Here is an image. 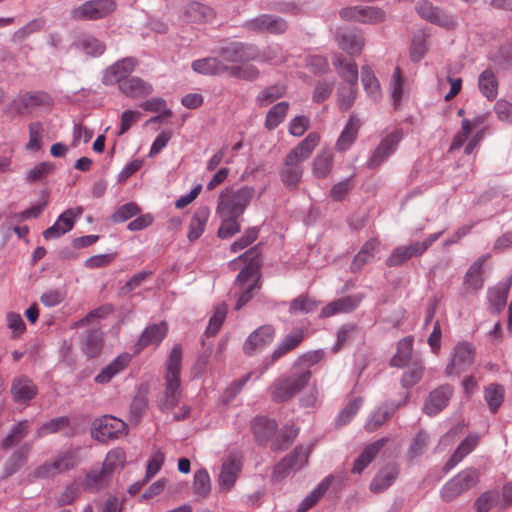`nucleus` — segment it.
Instances as JSON below:
<instances>
[{"mask_svg":"<svg viewBox=\"0 0 512 512\" xmlns=\"http://www.w3.org/2000/svg\"><path fill=\"white\" fill-rule=\"evenodd\" d=\"M479 442V436L477 434H471L465 437L458 445L456 451L446 464V469L450 470L455 467L463 458L470 454Z\"/></svg>","mask_w":512,"mask_h":512,"instance_id":"nucleus-38","label":"nucleus"},{"mask_svg":"<svg viewBox=\"0 0 512 512\" xmlns=\"http://www.w3.org/2000/svg\"><path fill=\"white\" fill-rule=\"evenodd\" d=\"M333 153L330 149H322L312 163V172L316 178H326L332 169Z\"/></svg>","mask_w":512,"mask_h":512,"instance_id":"nucleus-39","label":"nucleus"},{"mask_svg":"<svg viewBox=\"0 0 512 512\" xmlns=\"http://www.w3.org/2000/svg\"><path fill=\"white\" fill-rule=\"evenodd\" d=\"M333 66L338 75L347 84L339 92L340 105L343 109H348L355 100L358 82V67L353 61L343 59L336 55L333 58Z\"/></svg>","mask_w":512,"mask_h":512,"instance_id":"nucleus-6","label":"nucleus"},{"mask_svg":"<svg viewBox=\"0 0 512 512\" xmlns=\"http://www.w3.org/2000/svg\"><path fill=\"white\" fill-rule=\"evenodd\" d=\"M193 488L194 491L201 496H206L210 492L211 479L205 469H200L195 472Z\"/></svg>","mask_w":512,"mask_h":512,"instance_id":"nucleus-60","label":"nucleus"},{"mask_svg":"<svg viewBox=\"0 0 512 512\" xmlns=\"http://www.w3.org/2000/svg\"><path fill=\"white\" fill-rule=\"evenodd\" d=\"M474 506L477 512H488L492 509H495L496 512L504 510L501 507L500 493L497 490L483 492L476 499Z\"/></svg>","mask_w":512,"mask_h":512,"instance_id":"nucleus-40","label":"nucleus"},{"mask_svg":"<svg viewBox=\"0 0 512 512\" xmlns=\"http://www.w3.org/2000/svg\"><path fill=\"white\" fill-rule=\"evenodd\" d=\"M192 69L199 74L209 75L222 73L226 71L227 67L218 59L207 57L195 60L192 63Z\"/></svg>","mask_w":512,"mask_h":512,"instance_id":"nucleus-43","label":"nucleus"},{"mask_svg":"<svg viewBox=\"0 0 512 512\" xmlns=\"http://www.w3.org/2000/svg\"><path fill=\"white\" fill-rule=\"evenodd\" d=\"M362 295L346 296L330 302L321 311V317H331L339 313H347L356 309L362 301Z\"/></svg>","mask_w":512,"mask_h":512,"instance_id":"nucleus-28","label":"nucleus"},{"mask_svg":"<svg viewBox=\"0 0 512 512\" xmlns=\"http://www.w3.org/2000/svg\"><path fill=\"white\" fill-rule=\"evenodd\" d=\"M402 138L403 133L398 129L384 137L370 156L367 162L368 166L370 168L379 166L384 160H386L391 154L395 152Z\"/></svg>","mask_w":512,"mask_h":512,"instance_id":"nucleus-15","label":"nucleus"},{"mask_svg":"<svg viewBox=\"0 0 512 512\" xmlns=\"http://www.w3.org/2000/svg\"><path fill=\"white\" fill-rule=\"evenodd\" d=\"M11 393L15 402L25 403L35 397L37 388L31 379L21 376L13 381Z\"/></svg>","mask_w":512,"mask_h":512,"instance_id":"nucleus-30","label":"nucleus"},{"mask_svg":"<svg viewBox=\"0 0 512 512\" xmlns=\"http://www.w3.org/2000/svg\"><path fill=\"white\" fill-rule=\"evenodd\" d=\"M288 106L287 102H280L274 105L267 113L266 127L269 129L277 127L285 118Z\"/></svg>","mask_w":512,"mask_h":512,"instance_id":"nucleus-58","label":"nucleus"},{"mask_svg":"<svg viewBox=\"0 0 512 512\" xmlns=\"http://www.w3.org/2000/svg\"><path fill=\"white\" fill-rule=\"evenodd\" d=\"M142 114L137 110H125L120 116V127L117 136L125 134L134 124H136Z\"/></svg>","mask_w":512,"mask_h":512,"instance_id":"nucleus-64","label":"nucleus"},{"mask_svg":"<svg viewBox=\"0 0 512 512\" xmlns=\"http://www.w3.org/2000/svg\"><path fill=\"white\" fill-rule=\"evenodd\" d=\"M210 211L207 207L197 209L189 223L187 237L190 241L197 240L204 232Z\"/></svg>","mask_w":512,"mask_h":512,"instance_id":"nucleus-37","label":"nucleus"},{"mask_svg":"<svg viewBox=\"0 0 512 512\" xmlns=\"http://www.w3.org/2000/svg\"><path fill=\"white\" fill-rule=\"evenodd\" d=\"M320 141L317 133H310L295 148H293L285 157V162L295 166H301V163L307 160Z\"/></svg>","mask_w":512,"mask_h":512,"instance_id":"nucleus-21","label":"nucleus"},{"mask_svg":"<svg viewBox=\"0 0 512 512\" xmlns=\"http://www.w3.org/2000/svg\"><path fill=\"white\" fill-rule=\"evenodd\" d=\"M130 362L131 355L129 353H122L118 355L95 376V382L99 384H106L110 382L116 375L124 371Z\"/></svg>","mask_w":512,"mask_h":512,"instance_id":"nucleus-25","label":"nucleus"},{"mask_svg":"<svg viewBox=\"0 0 512 512\" xmlns=\"http://www.w3.org/2000/svg\"><path fill=\"white\" fill-rule=\"evenodd\" d=\"M309 369L294 368L288 376L278 378L270 387V393L275 401H286L301 391L310 381Z\"/></svg>","mask_w":512,"mask_h":512,"instance_id":"nucleus-5","label":"nucleus"},{"mask_svg":"<svg viewBox=\"0 0 512 512\" xmlns=\"http://www.w3.org/2000/svg\"><path fill=\"white\" fill-rule=\"evenodd\" d=\"M284 93V86L274 85L263 90L257 97V102L260 106H266L282 97Z\"/></svg>","mask_w":512,"mask_h":512,"instance_id":"nucleus-63","label":"nucleus"},{"mask_svg":"<svg viewBox=\"0 0 512 512\" xmlns=\"http://www.w3.org/2000/svg\"><path fill=\"white\" fill-rule=\"evenodd\" d=\"M276 423L266 418H257L253 422V430L257 438L264 439L269 437L276 430Z\"/></svg>","mask_w":512,"mask_h":512,"instance_id":"nucleus-61","label":"nucleus"},{"mask_svg":"<svg viewBox=\"0 0 512 512\" xmlns=\"http://www.w3.org/2000/svg\"><path fill=\"white\" fill-rule=\"evenodd\" d=\"M386 443V439H379L372 444L366 446L359 457L355 460L352 472L360 474L377 456Z\"/></svg>","mask_w":512,"mask_h":512,"instance_id":"nucleus-32","label":"nucleus"},{"mask_svg":"<svg viewBox=\"0 0 512 512\" xmlns=\"http://www.w3.org/2000/svg\"><path fill=\"white\" fill-rule=\"evenodd\" d=\"M395 411V407L392 405H384L374 411L366 422L368 430L373 431L381 426L388 418L392 416Z\"/></svg>","mask_w":512,"mask_h":512,"instance_id":"nucleus-56","label":"nucleus"},{"mask_svg":"<svg viewBox=\"0 0 512 512\" xmlns=\"http://www.w3.org/2000/svg\"><path fill=\"white\" fill-rule=\"evenodd\" d=\"M303 331L300 329H296L291 331L275 348L273 352V360H277L283 355L287 354L289 351L293 350L297 347L300 342L303 340Z\"/></svg>","mask_w":512,"mask_h":512,"instance_id":"nucleus-42","label":"nucleus"},{"mask_svg":"<svg viewBox=\"0 0 512 512\" xmlns=\"http://www.w3.org/2000/svg\"><path fill=\"white\" fill-rule=\"evenodd\" d=\"M80 448H69L61 452L53 460L40 465L35 470L38 478H50L77 466L81 461Z\"/></svg>","mask_w":512,"mask_h":512,"instance_id":"nucleus-7","label":"nucleus"},{"mask_svg":"<svg viewBox=\"0 0 512 512\" xmlns=\"http://www.w3.org/2000/svg\"><path fill=\"white\" fill-rule=\"evenodd\" d=\"M109 478L102 469L92 470L86 474L82 486L85 490L97 492L107 485Z\"/></svg>","mask_w":512,"mask_h":512,"instance_id":"nucleus-48","label":"nucleus"},{"mask_svg":"<svg viewBox=\"0 0 512 512\" xmlns=\"http://www.w3.org/2000/svg\"><path fill=\"white\" fill-rule=\"evenodd\" d=\"M360 126V120L351 116L336 141L335 149L340 152L348 150L355 142Z\"/></svg>","mask_w":512,"mask_h":512,"instance_id":"nucleus-31","label":"nucleus"},{"mask_svg":"<svg viewBox=\"0 0 512 512\" xmlns=\"http://www.w3.org/2000/svg\"><path fill=\"white\" fill-rule=\"evenodd\" d=\"M330 486V480L324 479L299 505L297 512H306L312 508L326 493Z\"/></svg>","mask_w":512,"mask_h":512,"instance_id":"nucleus-52","label":"nucleus"},{"mask_svg":"<svg viewBox=\"0 0 512 512\" xmlns=\"http://www.w3.org/2000/svg\"><path fill=\"white\" fill-rule=\"evenodd\" d=\"M83 214L81 207L68 209L64 211L55 221V223L43 232L46 240L57 239L67 232L71 231L77 219Z\"/></svg>","mask_w":512,"mask_h":512,"instance_id":"nucleus-14","label":"nucleus"},{"mask_svg":"<svg viewBox=\"0 0 512 512\" xmlns=\"http://www.w3.org/2000/svg\"><path fill=\"white\" fill-rule=\"evenodd\" d=\"M504 388L498 384H490L485 388L484 398L491 412L495 413L504 401Z\"/></svg>","mask_w":512,"mask_h":512,"instance_id":"nucleus-50","label":"nucleus"},{"mask_svg":"<svg viewBox=\"0 0 512 512\" xmlns=\"http://www.w3.org/2000/svg\"><path fill=\"white\" fill-rule=\"evenodd\" d=\"M48 101V97L44 93L35 92V93H25L18 96L13 101L14 109L18 113H25L29 110H32L38 106L46 104Z\"/></svg>","mask_w":512,"mask_h":512,"instance_id":"nucleus-34","label":"nucleus"},{"mask_svg":"<svg viewBox=\"0 0 512 512\" xmlns=\"http://www.w3.org/2000/svg\"><path fill=\"white\" fill-rule=\"evenodd\" d=\"M118 89L123 95L132 99L145 97L153 91L150 83L137 76H129Z\"/></svg>","mask_w":512,"mask_h":512,"instance_id":"nucleus-27","label":"nucleus"},{"mask_svg":"<svg viewBox=\"0 0 512 512\" xmlns=\"http://www.w3.org/2000/svg\"><path fill=\"white\" fill-rule=\"evenodd\" d=\"M127 434V423L112 415H103L96 418L92 423L91 436L100 442L118 439Z\"/></svg>","mask_w":512,"mask_h":512,"instance_id":"nucleus-8","label":"nucleus"},{"mask_svg":"<svg viewBox=\"0 0 512 512\" xmlns=\"http://www.w3.org/2000/svg\"><path fill=\"white\" fill-rule=\"evenodd\" d=\"M361 76L362 85L368 97L374 101H378L381 98V87L372 69L369 66H363Z\"/></svg>","mask_w":512,"mask_h":512,"instance_id":"nucleus-44","label":"nucleus"},{"mask_svg":"<svg viewBox=\"0 0 512 512\" xmlns=\"http://www.w3.org/2000/svg\"><path fill=\"white\" fill-rule=\"evenodd\" d=\"M116 0H89L72 9L74 20H100L109 17L117 10Z\"/></svg>","mask_w":512,"mask_h":512,"instance_id":"nucleus-9","label":"nucleus"},{"mask_svg":"<svg viewBox=\"0 0 512 512\" xmlns=\"http://www.w3.org/2000/svg\"><path fill=\"white\" fill-rule=\"evenodd\" d=\"M453 390L449 385H443L432 391L425 403L424 410L428 415H436L444 409L452 396Z\"/></svg>","mask_w":512,"mask_h":512,"instance_id":"nucleus-26","label":"nucleus"},{"mask_svg":"<svg viewBox=\"0 0 512 512\" xmlns=\"http://www.w3.org/2000/svg\"><path fill=\"white\" fill-rule=\"evenodd\" d=\"M310 449L309 447H297L275 468V474L283 477L290 472H296L302 469L308 462Z\"/></svg>","mask_w":512,"mask_h":512,"instance_id":"nucleus-20","label":"nucleus"},{"mask_svg":"<svg viewBox=\"0 0 512 512\" xmlns=\"http://www.w3.org/2000/svg\"><path fill=\"white\" fill-rule=\"evenodd\" d=\"M475 355L474 347L469 343H459L454 348L451 362L445 369L446 375L460 374L473 363Z\"/></svg>","mask_w":512,"mask_h":512,"instance_id":"nucleus-19","label":"nucleus"},{"mask_svg":"<svg viewBox=\"0 0 512 512\" xmlns=\"http://www.w3.org/2000/svg\"><path fill=\"white\" fill-rule=\"evenodd\" d=\"M221 225L218 229V236L221 239L231 238L240 231V225L236 217H220Z\"/></svg>","mask_w":512,"mask_h":512,"instance_id":"nucleus-62","label":"nucleus"},{"mask_svg":"<svg viewBox=\"0 0 512 512\" xmlns=\"http://www.w3.org/2000/svg\"><path fill=\"white\" fill-rule=\"evenodd\" d=\"M390 92L393 105L397 107L405 94L404 80L400 68H396L390 80Z\"/></svg>","mask_w":512,"mask_h":512,"instance_id":"nucleus-57","label":"nucleus"},{"mask_svg":"<svg viewBox=\"0 0 512 512\" xmlns=\"http://www.w3.org/2000/svg\"><path fill=\"white\" fill-rule=\"evenodd\" d=\"M254 189L252 187H242L236 191L229 189L221 192L216 212L219 217H236L241 216L250 201L254 197Z\"/></svg>","mask_w":512,"mask_h":512,"instance_id":"nucleus-4","label":"nucleus"},{"mask_svg":"<svg viewBox=\"0 0 512 512\" xmlns=\"http://www.w3.org/2000/svg\"><path fill=\"white\" fill-rule=\"evenodd\" d=\"M412 345L413 339L411 337H405L399 341L397 352L391 360L393 366L402 367L409 362L412 353Z\"/></svg>","mask_w":512,"mask_h":512,"instance_id":"nucleus-54","label":"nucleus"},{"mask_svg":"<svg viewBox=\"0 0 512 512\" xmlns=\"http://www.w3.org/2000/svg\"><path fill=\"white\" fill-rule=\"evenodd\" d=\"M398 467L395 464H389L380 470L370 484V490L379 493L387 489L398 476Z\"/></svg>","mask_w":512,"mask_h":512,"instance_id":"nucleus-33","label":"nucleus"},{"mask_svg":"<svg viewBox=\"0 0 512 512\" xmlns=\"http://www.w3.org/2000/svg\"><path fill=\"white\" fill-rule=\"evenodd\" d=\"M486 260L485 256L480 257L469 267L465 278H464V287L467 291L476 292L480 290L483 286V278H482V269L484 262Z\"/></svg>","mask_w":512,"mask_h":512,"instance_id":"nucleus-36","label":"nucleus"},{"mask_svg":"<svg viewBox=\"0 0 512 512\" xmlns=\"http://www.w3.org/2000/svg\"><path fill=\"white\" fill-rule=\"evenodd\" d=\"M441 235V232L431 234L422 242H415L408 246L395 248L387 258L388 266H398L412 257L422 255Z\"/></svg>","mask_w":512,"mask_h":512,"instance_id":"nucleus-11","label":"nucleus"},{"mask_svg":"<svg viewBox=\"0 0 512 512\" xmlns=\"http://www.w3.org/2000/svg\"><path fill=\"white\" fill-rule=\"evenodd\" d=\"M240 258L249 260L250 263L241 270L235 281V288L238 293L236 309L238 310L246 305L253 297L255 291L259 289L260 277L258 253L255 249L249 250Z\"/></svg>","mask_w":512,"mask_h":512,"instance_id":"nucleus-1","label":"nucleus"},{"mask_svg":"<svg viewBox=\"0 0 512 512\" xmlns=\"http://www.w3.org/2000/svg\"><path fill=\"white\" fill-rule=\"evenodd\" d=\"M302 175V166H295L284 161V166L281 170V180L285 186L295 188L300 182Z\"/></svg>","mask_w":512,"mask_h":512,"instance_id":"nucleus-55","label":"nucleus"},{"mask_svg":"<svg viewBox=\"0 0 512 512\" xmlns=\"http://www.w3.org/2000/svg\"><path fill=\"white\" fill-rule=\"evenodd\" d=\"M55 170V165L49 161H43L37 163L35 166L30 168L25 175L27 182L34 183L47 178Z\"/></svg>","mask_w":512,"mask_h":512,"instance_id":"nucleus-53","label":"nucleus"},{"mask_svg":"<svg viewBox=\"0 0 512 512\" xmlns=\"http://www.w3.org/2000/svg\"><path fill=\"white\" fill-rule=\"evenodd\" d=\"M479 472L475 468H468L459 472L449 480L442 488V498L450 501L465 491L471 489L479 482Z\"/></svg>","mask_w":512,"mask_h":512,"instance_id":"nucleus-10","label":"nucleus"},{"mask_svg":"<svg viewBox=\"0 0 512 512\" xmlns=\"http://www.w3.org/2000/svg\"><path fill=\"white\" fill-rule=\"evenodd\" d=\"M416 10L421 18L446 29L456 26V19L428 1L418 3Z\"/></svg>","mask_w":512,"mask_h":512,"instance_id":"nucleus-16","label":"nucleus"},{"mask_svg":"<svg viewBox=\"0 0 512 512\" xmlns=\"http://www.w3.org/2000/svg\"><path fill=\"white\" fill-rule=\"evenodd\" d=\"M379 251L380 242L378 240L371 239L365 242L360 251L354 257L351 264V270L359 271L365 264L371 262Z\"/></svg>","mask_w":512,"mask_h":512,"instance_id":"nucleus-35","label":"nucleus"},{"mask_svg":"<svg viewBox=\"0 0 512 512\" xmlns=\"http://www.w3.org/2000/svg\"><path fill=\"white\" fill-rule=\"evenodd\" d=\"M479 89L482 94L489 100L497 96L498 82L491 70L483 71L478 80Z\"/></svg>","mask_w":512,"mask_h":512,"instance_id":"nucleus-47","label":"nucleus"},{"mask_svg":"<svg viewBox=\"0 0 512 512\" xmlns=\"http://www.w3.org/2000/svg\"><path fill=\"white\" fill-rule=\"evenodd\" d=\"M186 19L193 22L210 21L214 17L213 11L197 2L190 3L185 11Z\"/></svg>","mask_w":512,"mask_h":512,"instance_id":"nucleus-51","label":"nucleus"},{"mask_svg":"<svg viewBox=\"0 0 512 512\" xmlns=\"http://www.w3.org/2000/svg\"><path fill=\"white\" fill-rule=\"evenodd\" d=\"M338 47L351 56L359 55L364 48V38L355 32L339 29L335 33Z\"/></svg>","mask_w":512,"mask_h":512,"instance_id":"nucleus-23","label":"nucleus"},{"mask_svg":"<svg viewBox=\"0 0 512 512\" xmlns=\"http://www.w3.org/2000/svg\"><path fill=\"white\" fill-rule=\"evenodd\" d=\"M245 28L256 33L281 34L286 31L287 23L279 16L261 14L246 21Z\"/></svg>","mask_w":512,"mask_h":512,"instance_id":"nucleus-13","label":"nucleus"},{"mask_svg":"<svg viewBox=\"0 0 512 512\" xmlns=\"http://www.w3.org/2000/svg\"><path fill=\"white\" fill-rule=\"evenodd\" d=\"M125 463V452L120 448H115L107 453L101 469L110 477L116 471L121 470Z\"/></svg>","mask_w":512,"mask_h":512,"instance_id":"nucleus-41","label":"nucleus"},{"mask_svg":"<svg viewBox=\"0 0 512 512\" xmlns=\"http://www.w3.org/2000/svg\"><path fill=\"white\" fill-rule=\"evenodd\" d=\"M256 55L257 52L254 46L238 42L228 44L221 51V57L230 63L248 61L254 59Z\"/></svg>","mask_w":512,"mask_h":512,"instance_id":"nucleus-24","label":"nucleus"},{"mask_svg":"<svg viewBox=\"0 0 512 512\" xmlns=\"http://www.w3.org/2000/svg\"><path fill=\"white\" fill-rule=\"evenodd\" d=\"M168 327L166 323L152 324L148 326L141 334L137 346L143 349L148 346H158L166 337Z\"/></svg>","mask_w":512,"mask_h":512,"instance_id":"nucleus-29","label":"nucleus"},{"mask_svg":"<svg viewBox=\"0 0 512 512\" xmlns=\"http://www.w3.org/2000/svg\"><path fill=\"white\" fill-rule=\"evenodd\" d=\"M340 16L344 20L359 21L363 23L382 22L385 14L382 10L375 7L359 8L348 7L340 11Z\"/></svg>","mask_w":512,"mask_h":512,"instance_id":"nucleus-22","label":"nucleus"},{"mask_svg":"<svg viewBox=\"0 0 512 512\" xmlns=\"http://www.w3.org/2000/svg\"><path fill=\"white\" fill-rule=\"evenodd\" d=\"M29 139L25 145V149L31 153H37L42 149V140L44 135V127L40 122H32L28 126Z\"/></svg>","mask_w":512,"mask_h":512,"instance_id":"nucleus-45","label":"nucleus"},{"mask_svg":"<svg viewBox=\"0 0 512 512\" xmlns=\"http://www.w3.org/2000/svg\"><path fill=\"white\" fill-rule=\"evenodd\" d=\"M28 431V421L19 422L15 425L11 433L2 441V448L7 449L15 446L21 439H23Z\"/></svg>","mask_w":512,"mask_h":512,"instance_id":"nucleus-59","label":"nucleus"},{"mask_svg":"<svg viewBox=\"0 0 512 512\" xmlns=\"http://www.w3.org/2000/svg\"><path fill=\"white\" fill-rule=\"evenodd\" d=\"M486 121V114L477 115L472 119H463L461 129L454 136L450 150H457L466 143L464 153L471 154L484 138L487 130Z\"/></svg>","mask_w":512,"mask_h":512,"instance_id":"nucleus-3","label":"nucleus"},{"mask_svg":"<svg viewBox=\"0 0 512 512\" xmlns=\"http://www.w3.org/2000/svg\"><path fill=\"white\" fill-rule=\"evenodd\" d=\"M429 37L423 32L415 34L410 45V58L413 62L422 60L428 50Z\"/></svg>","mask_w":512,"mask_h":512,"instance_id":"nucleus-49","label":"nucleus"},{"mask_svg":"<svg viewBox=\"0 0 512 512\" xmlns=\"http://www.w3.org/2000/svg\"><path fill=\"white\" fill-rule=\"evenodd\" d=\"M76 48L91 57L101 56L106 47L105 44L95 37H84L75 44Z\"/></svg>","mask_w":512,"mask_h":512,"instance_id":"nucleus-46","label":"nucleus"},{"mask_svg":"<svg viewBox=\"0 0 512 512\" xmlns=\"http://www.w3.org/2000/svg\"><path fill=\"white\" fill-rule=\"evenodd\" d=\"M275 337V330L270 325H264L254 330L245 340L243 351L247 355H253L264 350Z\"/></svg>","mask_w":512,"mask_h":512,"instance_id":"nucleus-17","label":"nucleus"},{"mask_svg":"<svg viewBox=\"0 0 512 512\" xmlns=\"http://www.w3.org/2000/svg\"><path fill=\"white\" fill-rule=\"evenodd\" d=\"M242 468L240 456L229 455L224 459L218 476V486L223 492H228L234 486Z\"/></svg>","mask_w":512,"mask_h":512,"instance_id":"nucleus-18","label":"nucleus"},{"mask_svg":"<svg viewBox=\"0 0 512 512\" xmlns=\"http://www.w3.org/2000/svg\"><path fill=\"white\" fill-rule=\"evenodd\" d=\"M182 362L181 346L175 345L171 350L165 366V391L161 401L162 409H171L179 402L180 397V373Z\"/></svg>","mask_w":512,"mask_h":512,"instance_id":"nucleus-2","label":"nucleus"},{"mask_svg":"<svg viewBox=\"0 0 512 512\" xmlns=\"http://www.w3.org/2000/svg\"><path fill=\"white\" fill-rule=\"evenodd\" d=\"M138 62L133 57H125L109 65L102 75V83L105 86H114L124 82L135 70Z\"/></svg>","mask_w":512,"mask_h":512,"instance_id":"nucleus-12","label":"nucleus"}]
</instances>
